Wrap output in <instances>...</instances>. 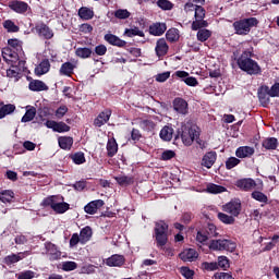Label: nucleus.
<instances>
[{
  "label": "nucleus",
  "mask_w": 279,
  "mask_h": 279,
  "mask_svg": "<svg viewBox=\"0 0 279 279\" xmlns=\"http://www.w3.org/2000/svg\"><path fill=\"white\" fill-rule=\"evenodd\" d=\"M254 53L250 50H244L236 59V64L241 71L247 73V75H260L263 70L256 60L252 59Z\"/></svg>",
  "instance_id": "f257e3e1"
},
{
  "label": "nucleus",
  "mask_w": 279,
  "mask_h": 279,
  "mask_svg": "<svg viewBox=\"0 0 279 279\" xmlns=\"http://www.w3.org/2000/svg\"><path fill=\"white\" fill-rule=\"evenodd\" d=\"M155 242L159 250H165V245L169 243V225L162 220L155 223Z\"/></svg>",
  "instance_id": "f03ea898"
},
{
  "label": "nucleus",
  "mask_w": 279,
  "mask_h": 279,
  "mask_svg": "<svg viewBox=\"0 0 279 279\" xmlns=\"http://www.w3.org/2000/svg\"><path fill=\"white\" fill-rule=\"evenodd\" d=\"M196 241L197 243H202V245H206L207 241L219 236V229H217L215 223H207L203 228L196 229Z\"/></svg>",
  "instance_id": "7ed1b4c3"
},
{
  "label": "nucleus",
  "mask_w": 279,
  "mask_h": 279,
  "mask_svg": "<svg viewBox=\"0 0 279 279\" xmlns=\"http://www.w3.org/2000/svg\"><path fill=\"white\" fill-rule=\"evenodd\" d=\"M252 27H258V19L247 17L233 23V28L238 36H247L252 32Z\"/></svg>",
  "instance_id": "20e7f679"
},
{
  "label": "nucleus",
  "mask_w": 279,
  "mask_h": 279,
  "mask_svg": "<svg viewBox=\"0 0 279 279\" xmlns=\"http://www.w3.org/2000/svg\"><path fill=\"white\" fill-rule=\"evenodd\" d=\"M208 247L211 252H234L236 250V243L226 239L211 240Z\"/></svg>",
  "instance_id": "39448f33"
},
{
  "label": "nucleus",
  "mask_w": 279,
  "mask_h": 279,
  "mask_svg": "<svg viewBox=\"0 0 279 279\" xmlns=\"http://www.w3.org/2000/svg\"><path fill=\"white\" fill-rule=\"evenodd\" d=\"M197 136H199V128L197 125L192 124L182 126L181 140L187 147L193 145V142Z\"/></svg>",
  "instance_id": "423d86ee"
},
{
  "label": "nucleus",
  "mask_w": 279,
  "mask_h": 279,
  "mask_svg": "<svg viewBox=\"0 0 279 279\" xmlns=\"http://www.w3.org/2000/svg\"><path fill=\"white\" fill-rule=\"evenodd\" d=\"M194 19L195 21L191 24L192 32H197V29H202L204 27H208V21L206 19V9L203 5L196 7L194 11Z\"/></svg>",
  "instance_id": "0eeeda50"
},
{
  "label": "nucleus",
  "mask_w": 279,
  "mask_h": 279,
  "mask_svg": "<svg viewBox=\"0 0 279 279\" xmlns=\"http://www.w3.org/2000/svg\"><path fill=\"white\" fill-rule=\"evenodd\" d=\"M225 213H228L233 218L241 215L242 205L241 199L235 198L222 206Z\"/></svg>",
  "instance_id": "6e6552de"
},
{
  "label": "nucleus",
  "mask_w": 279,
  "mask_h": 279,
  "mask_svg": "<svg viewBox=\"0 0 279 279\" xmlns=\"http://www.w3.org/2000/svg\"><path fill=\"white\" fill-rule=\"evenodd\" d=\"M9 8L16 14L25 15L27 12H32V7H29L27 2L21 0H13L9 2Z\"/></svg>",
  "instance_id": "1a4fd4ad"
},
{
  "label": "nucleus",
  "mask_w": 279,
  "mask_h": 279,
  "mask_svg": "<svg viewBox=\"0 0 279 279\" xmlns=\"http://www.w3.org/2000/svg\"><path fill=\"white\" fill-rule=\"evenodd\" d=\"M35 32L37 36H39V38H44V40H51L54 36L53 29L45 23L36 24Z\"/></svg>",
  "instance_id": "9d476101"
},
{
  "label": "nucleus",
  "mask_w": 279,
  "mask_h": 279,
  "mask_svg": "<svg viewBox=\"0 0 279 279\" xmlns=\"http://www.w3.org/2000/svg\"><path fill=\"white\" fill-rule=\"evenodd\" d=\"M257 97H258L262 106L264 108H267L268 104H270V101H271V99L269 98V97H271V88H269V86H267V85H262L257 89Z\"/></svg>",
  "instance_id": "9b49d317"
},
{
  "label": "nucleus",
  "mask_w": 279,
  "mask_h": 279,
  "mask_svg": "<svg viewBox=\"0 0 279 279\" xmlns=\"http://www.w3.org/2000/svg\"><path fill=\"white\" fill-rule=\"evenodd\" d=\"M155 53L159 60H162L165 56L169 53V44H167V39L159 38L156 43Z\"/></svg>",
  "instance_id": "f8f14e48"
},
{
  "label": "nucleus",
  "mask_w": 279,
  "mask_h": 279,
  "mask_svg": "<svg viewBox=\"0 0 279 279\" xmlns=\"http://www.w3.org/2000/svg\"><path fill=\"white\" fill-rule=\"evenodd\" d=\"M45 247L47 251L48 258L51 263H53V260H60L62 252L58 250V246H56V244L51 242H46Z\"/></svg>",
  "instance_id": "ddd939ff"
},
{
  "label": "nucleus",
  "mask_w": 279,
  "mask_h": 279,
  "mask_svg": "<svg viewBox=\"0 0 279 279\" xmlns=\"http://www.w3.org/2000/svg\"><path fill=\"white\" fill-rule=\"evenodd\" d=\"M2 58L4 62H8V64H16V62H19V52L7 47L2 49Z\"/></svg>",
  "instance_id": "4468645a"
},
{
  "label": "nucleus",
  "mask_w": 279,
  "mask_h": 279,
  "mask_svg": "<svg viewBox=\"0 0 279 279\" xmlns=\"http://www.w3.org/2000/svg\"><path fill=\"white\" fill-rule=\"evenodd\" d=\"M110 117H112V110L105 109L94 120V125L96 128H101L102 125H106V123H108L110 121Z\"/></svg>",
  "instance_id": "2eb2a0df"
},
{
  "label": "nucleus",
  "mask_w": 279,
  "mask_h": 279,
  "mask_svg": "<svg viewBox=\"0 0 279 279\" xmlns=\"http://www.w3.org/2000/svg\"><path fill=\"white\" fill-rule=\"evenodd\" d=\"M173 108L179 114H189V102L184 98H174Z\"/></svg>",
  "instance_id": "dca6fc26"
},
{
  "label": "nucleus",
  "mask_w": 279,
  "mask_h": 279,
  "mask_svg": "<svg viewBox=\"0 0 279 279\" xmlns=\"http://www.w3.org/2000/svg\"><path fill=\"white\" fill-rule=\"evenodd\" d=\"M106 203L104 199H96L89 202L87 205H85L84 210L87 215H97V211L99 208H101Z\"/></svg>",
  "instance_id": "f3484780"
},
{
  "label": "nucleus",
  "mask_w": 279,
  "mask_h": 279,
  "mask_svg": "<svg viewBox=\"0 0 279 279\" xmlns=\"http://www.w3.org/2000/svg\"><path fill=\"white\" fill-rule=\"evenodd\" d=\"M106 265L108 267H123L125 265V256L114 254L106 259Z\"/></svg>",
  "instance_id": "a211bd4d"
},
{
  "label": "nucleus",
  "mask_w": 279,
  "mask_h": 279,
  "mask_svg": "<svg viewBox=\"0 0 279 279\" xmlns=\"http://www.w3.org/2000/svg\"><path fill=\"white\" fill-rule=\"evenodd\" d=\"M235 186L241 191H252L256 186V181L252 178L240 179L235 182Z\"/></svg>",
  "instance_id": "6ab92c4d"
},
{
  "label": "nucleus",
  "mask_w": 279,
  "mask_h": 279,
  "mask_svg": "<svg viewBox=\"0 0 279 279\" xmlns=\"http://www.w3.org/2000/svg\"><path fill=\"white\" fill-rule=\"evenodd\" d=\"M105 40L106 43H108L109 45H112V47H120L123 48L125 47V45H128V41L119 38V36L114 35V34H106L105 35Z\"/></svg>",
  "instance_id": "aec40b11"
},
{
  "label": "nucleus",
  "mask_w": 279,
  "mask_h": 279,
  "mask_svg": "<svg viewBox=\"0 0 279 279\" xmlns=\"http://www.w3.org/2000/svg\"><path fill=\"white\" fill-rule=\"evenodd\" d=\"M25 258V253L20 252L17 254L12 253L11 255H7L2 263L7 265L8 267H12V265H16V263H20V260H23Z\"/></svg>",
  "instance_id": "412c9836"
},
{
  "label": "nucleus",
  "mask_w": 279,
  "mask_h": 279,
  "mask_svg": "<svg viewBox=\"0 0 279 279\" xmlns=\"http://www.w3.org/2000/svg\"><path fill=\"white\" fill-rule=\"evenodd\" d=\"M217 162V153L208 151L203 156L202 166L206 167V169H213V165Z\"/></svg>",
  "instance_id": "4be33fe9"
},
{
  "label": "nucleus",
  "mask_w": 279,
  "mask_h": 279,
  "mask_svg": "<svg viewBox=\"0 0 279 279\" xmlns=\"http://www.w3.org/2000/svg\"><path fill=\"white\" fill-rule=\"evenodd\" d=\"M199 254H197V251H195L194 248L184 250L179 254V258H181V260H183L184 263H193V260H195V258H197Z\"/></svg>",
  "instance_id": "5701e85b"
},
{
  "label": "nucleus",
  "mask_w": 279,
  "mask_h": 279,
  "mask_svg": "<svg viewBox=\"0 0 279 279\" xmlns=\"http://www.w3.org/2000/svg\"><path fill=\"white\" fill-rule=\"evenodd\" d=\"M16 111V106L12 104H7L0 101V119H5L9 114H14Z\"/></svg>",
  "instance_id": "b1692460"
},
{
  "label": "nucleus",
  "mask_w": 279,
  "mask_h": 279,
  "mask_svg": "<svg viewBox=\"0 0 279 279\" xmlns=\"http://www.w3.org/2000/svg\"><path fill=\"white\" fill-rule=\"evenodd\" d=\"M253 154H255V149L251 146H240L235 150L236 158H252Z\"/></svg>",
  "instance_id": "393cba45"
},
{
  "label": "nucleus",
  "mask_w": 279,
  "mask_h": 279,
  "mask_svg": "<svg viewBox=\"0 0 279 279\" xmlns=\"http://www.w3.org/2000/svg\"><path fill=\"white\" fill-rule=\"evenodd\" d=\"M106 148L108 158H114L119 151V144L117 143V140L114 137L108 140Z\"/></svg>",
  "instance_id": "a878e982"
},
{
  "label": "nucleus",
  "mask_w": 279,
  "mask_h": 279,
  "mask_svg": "<svg viewBox=\"0 0 279 279\" xmlns=\"http://www.w3.org/2000/svg\"><path fill=\"white\" fill-rule=\"evenodd\" d=\"M28 88L33 93H40L43 90H49V86H47V84H45V82H43L40 80L31 81L28 84Z\"/></svg>",
  "instance_id": "bb28decb"
},
{
  "label": "nucleus",
  "mask_w": 279,
  "mask_h": 279,
  "mask_svg": "<svg viewBox=\"0 0 279 279\" xmlns=\"http://www.w3.org/2000/svg\"><path fill=\"white\" fill-rule=\"evenodd\" d=\"M278 145L279 142L276 137H267L262 142V147H264V149H266L267 151H274L278 149Z\"/></svg>",
  "instance_id": "cd10ccee"
},
{
  "label": "nucleus",
  "mask_w": 279,
  "mask_h": 279,
  "mask_svg": "<svg viewBox=\"0 0 279 279\" xmlns=\"http://www.w3.org/2000/svg\"><path fill=\"white\" fill-rule=\"evenodd\" d=\"M167 32V24L165 23H155L149 26V34L151 36H162Z\"/></svg>",
  "instance_id": "c85d7f7f"
},
{
  "label": "nucleus",
  "mask_w": 279,
  "mask_h": 279,
  "mask_svg": "<svg viewBox=\"0 0 279 279\" xmlns=\"http://www.w3.org/2000/svg\"><path fill=\"white\" fill-rule=\"evenodd\" d=\"M49 69H51V63L49 59H44L37 68H35V73L40 76L49 73Z\"/></svg>",
  "instance_id": "c756f323"
},
{
  "label": "nucleus",
  "mask_w": 279,
  "mask_h": 279,
  "mask_svg": "<svg viewBox=\"0 0 279 279\" xmlns=\"http://www.w3.org/2000/svg\"><path fill=\"white\" fill-rule=\"evenodd\" d=\"M58 144L61 149L69 151V150H71V147H73V137L61 136L58 138Z\"/></svg>",
  "instance_id": "7c9ffc66"
},
{
  "label": "nucleus",
  "mask_w": 279,
  "mask_h": 279,
  "mask_svg": "<svg viewBox=\"0 0 279 279\" xmlns=\"http://www.w3.org/2000/svg\"><path fill=\"white\" fill-rule=\"evenodd\" d=\"M78 16L82 21H90L95 16V11L90 8L82 7L78 9Z\"/></svg>",
  "instance_id": "2f4dec72"
},
{
  "label": "nucleus",
  "mask_w": 279,
  "mask_h": 279,
  "mask_svg": "<svg viewBox=\"0 0 279 279\" xmlns=\"http://www.w3.org/2000/svg\"><path fill=\"white\" fill-rule=\"evenodd\" d=\"M211 36H213V31L206 27L197 29L196 38L198 43H206V40H208V38H210Z\"/></svg>",
  "instance_id": "473e14b6"
},
{
  "label": "nucleus",
  "mask_w": 279,
  "mask_h": 279,
  "mask_svg": "<svg viewBox=\"0 0 279 279\" xmlns=\"http://www.w3.org/2000/svg\"><path fill=\"white\" fill-rule=\"evenodd\" d=\"M74 70H75V65L68 61V62L62 63V65L59 70V73H60V75H65L66 77H71Z\"/></svg>",
  "instance_id": "72a5a7b5"
},
{
  "label": "nucleus",
  "mask_w": 279,
  "mask_h": 279,
  "mask_svg": "<svg viewBox=\"0 0 279 279\" xmlns=\"http://www.w3.org/2000/svg\"><path fill=\"white\" fill-rule=\"evenodd\" d=\"M80 238H81V243L83 244L88 243V241L93 239V228H90L89 226H86L85 228H83L81 230Z\"/></svg>",
  "instance_id": "f704fd0d"
},
{
  "label": "nucleus",
  "mask_w": 279,
  "mask_h": 279,
  "mask_svg": "<svg viewBox=\"0 0 279 279\" xmlns=\"http://www.w3.org/2000/svg\"><path fill=\"white\" fill-rule=\"evenodd\" d=\"M114 180L120 186H131V184H134V177L132 175H118L114 177Z\"/></svg>",
  "instance_id": "c9c22d12"
},
{
  "label": "nucleus",
  "mask_w": 279,
  "mask_h": 279,
  "mask_svg": "<svg viewBox=\"0 0 279 279\" xmlns=\"http://www.w3.org/2000/svg\"><path fill=\"white\" fill-rule=\"evenodd\" d=\"M12 199H14V192L12 190H3L0 192V202H2V204H12Z\"/></svg>",
  "instance_id": "e433bc0d"
},
{
  "label": "nucleus",
  "mask_w": 279,
  "mask_h": 279,
  "mask_svg": "<svg viewBox=\"0 0 279 279\" xmlns=\"http://www.w3.org/2000/svg\"><path fill=\"white\" fill-rule=\"evenodd\" d=\"M70 208L71 205L66 202L54 203V205L52 206V210L57 213V215H64V213H66V210H69Z\"/></svg>",
  "instance_id": "4c0bfd02"
},
{
  "label": "nucleus",
  "mask_w": 279,
  "mask_h": 279,
  "mask_svg": "<svg viewBox=\"0 0 279 279\" xmlns=\"http://www.w3.org/2000/svg\"><path fill=\"white\" fill-rule=\"evenodd\" d=\"M124 36L128 38H134V36H140V38H145V33L141 28L134 26L133 28H125Z\"/></svg>",
  "instance_id": "58836bf2"
},
{
  "label": "nucleus",
  "mask_w": 279,
  "mask_h": 279,
  "mask_svg": "<svg viewBox=\"0 0 279 279\" xmlns=\"http://www.w3.org/2000/svg\"><path fill=\"white\" fill-rule=\"evenodd\" d=\"M75 56L77 58H82L83 60H86V58H90L92 56H95V52L90 48H77L75 50Z\"/></svg>",
  "instance_id": "ea45409f"
},
{
  "label": "nucleus",
  "mask_w": 279,
  "mask_h": 279,
  "mask_svg": "<svg viewBox=\"0 0 279 279\" xmlns=\"http://www.w3.org/2000/svg\"><path fill=\"white\" fill-rule=\"evenodd\" d=\"M4 29L9 32V34H16L17 32L21 31V27L16 25L12 20H7L2 23Z\"/></svg>",
  "instance_id": "a19ab883"
},
{
  "label": "nucleus",
  "mask_w": 279,
  "mask_h": 279,
  "mask_svg": "<svg viewBox=\"0 0 279 279\" xmlns=\"http://www.w3.org/2000/svg\"><path fill=\"white\" fill-rule=\"evenodd\" d=\"M159 136L162 141H171L173 138V128L171 126H163L159 133Z\"/></svg>",
  "instance_id": "79ce46f5"
},
{
  "label": "nucleus",
  "mask_w": 279,
  "mask_h": 279,
  "mask_svg": "<svg viewBox=\"0 0 279 279\" xmlns=\"http://www.w3.org/2000/svg\"><path fill=\"white\" fill-rule=\"evenodd\" d=\"M178 28H170L166 33V38L169 43H178L180 40V34H178Z\"/></svg>",
  "instance_id": "37998d69"
},
{
  "label": "nucleus",
  "mask_w": 279,
  "mask_h": 279,
  "mask_svg": "<svg viewBox=\"0 0 279 279\" xmlns=\"http://www.w3.org/2000/svg\"><path fill=\"white\" fill-rule=\"evenodd\" d=\"M218 219L226 226H234V222L236 221L232 216L225 213H218Z\"/></svg>",
  "instance_id": "c03bdc74"
},
{
  "label": "nucleus",
  "mask_w": 279,
  "mask_h": 279,
  "mask_svg": "<svg viewBox=\"0 0 279 279\" xmlns=\"http://www.w3.org/2000/svg\"><path fill=\"white\" fill-rule=\"evenodd\" d=\"M252 199H255L256 202H259L260 204H267L269 202V198L265 195V193L260 191H254L251 194Z\"/></svg>",
  "instance_id": "a18cd8bd"
},
{
  "label": "nucleus",
  "mask_w": 279,
  "mask_h": 279,
  "mask_svg": "<svg viewBox=\"0 0 279 279\" xmlns=\"http://www.w3.org/2000/svg\"><path fill=\"white\" fill-rule=\"evenodd\" d=\"M9 48L13 51H23V41L19 40L17 38L9 39L8 40Z\"/></svg>",
  "instance_id": "49530a36"
},
{
  "label": "nucleus",
  "mask_w": 279,
  "mask_h": 279,
  "mask_svg": "<svg viewBox=\"0 0 279 279\" xmlns=\"http://www.w3.org/2000/svg\"><path fill=\"white\" fill-rule=\"evenodd\" d=\"M36 117V109L35 107H31L26 110L25 114L22 117V123H29V121H34Z\"/></svg>",
  "instance_id": "de8ad7c7"
},
{
  "label": "nucleus",
  "mask_w": 279,
  "mask_h": 279,
  "mask_svg": "<svg viewBox=\"0 0 279 279\" xmlns=\"http://www.w3.org/2000/svg\"><path fill=\"white\" fill-rule=\"evenodd\" d=\"M113 16L120 21H125V19H130V16H132V13H130L128 9H118L113 12Z\"/></svg>",
  "instance_id": "09e8293b"
},
{
  "label": "nucleus",
  "mask_w": 279,
  "mask_h": 279,
  "mask_svg": "<svg viewBox=\"0 0 279 279\" xmlns=\"http://www.w3.org/2000/svg\"><path fill=\"white\" fill-rule=\"evenodd\" d=\"M140 128L145 132H153V130H156V123L153 120H142Z\"/></svg>",
  "instance_id": "8fccbe9b"
},
{
  "label": "nucleus",
  "mask_w": 279,
  "mask_h": 279,
  "mask_svg": "<svg viewBox=\"0 0 279 279\" xmlns=\"http://www.w3.org/2000/svg\"><path fill=\"white\" fill-rule=\"evenodd\" d=\"M57 199H58V196H57V195L48 196V197H46V198L43 199L41 206H44V208L50 207V208H52V210H53V206L56 205Z\"/></svg>",
  "instance_id": "3c124183"
},
{
  "label": "nucleus",
  "mask_w": 279,
  "mask_h": 279,
  "mask_svg": "<svg viewBox=\"0 0 279 279\" xmlns=\"http://www.w3.org/2000/svg\"><path fill=\"white\" fill-rule=\"evenodd\" d=\"M71 159L73 160L74 165H84V162H86V156L82 151L71 155Z\"/></svg>",
  "instance_id": "603ef678"
},
{
  "label": "nucleus",
  "mask_w": 279,
  "mask_h": 279,
  "mask_svg": "<svg viewBox=\"0 0 279 279\" xmlns=\"http://www.w3.org/2000/svg\"><path fill=\"white\" fill-rule=\"evenodd\" d=\"M225 191H226L225 186L217 185L215 183H210L209 185H207V192L214 195H217L219 193H225Z\"/></svg>",
  "instance_id": "864d4df0"
},
{
  "label": "nucleus",
  "mask_w": 279,
  "mask_h": 279,
  "mask_svg": "<svg viewBox=\"0 0 279 279\" xmlns=\"http://www.w3.org/2000/svg\"><path fill=\"white\" fill-rule=\"evenodd\" d=\"M193 219H195V215L192 211H184L181 215V223H184V226H189V223H191V221H193Z\"/></svg>",
  "instance_id": "5fc2aeb1"
},
{
  "label": "nucleus",
  "mask_w": 279,
  "mask_h": 279,
  "mask_svg": "<svg viewBox=\"0 0 279 279\" xmlns=\"http://www.w3.org/2000/svg\"><path fill=\"white\" fill-rule=\"evenodd\" d=\"M238 165H241V159L236 157H229L226 161V169L230 171V169H234V167H238Z\"/></svg>",
  "instance_id": "6e6d98bb"
},
{
  "label": "nucleus",
  "mask_w": 279,
  "mask_h": 279,
  "mask_svg": "<svg viewBox=\"0 0 279 279\" xmlns=\"http://www.w3.org/2000/svg\"><path fill=\"white\" fill-rule=\"evenodd\" d=\"M157 5L160 8V10L169 11L173 10V3L169 0H157Z\"/></svg>",
  "instance_id": "4d7b16f0"
},
{
  "label": "nucleus",
  "mask_w": 279,
  "mask_h": 279,
  "mask_svg": "<svg viewBox=\"0 0 279 279\" xmlns=\"http://www.w3.org/2000/svg\"><path fill=\"white\" fill-rule=\"evenodd\" d=\"M180 274L181 276H183V278L186 279H193V277L195 276V271L186 266L181 267Z\"/></svg>",
  "instance_id": "13d9d810"
},
{
  "label": "nucleus",
  "mask_w": 279,
  "mask_h": 279,
  "mask_svg": "<svg viewBox=\"0 0 279 279\" xmlns=\"http://www.w3.org/2000/svg\"><path fill=\"white\" fill-rule=\"evenodd\" d=\"M54 132H58L59 134H62L64 132H71V126L64 123L63 121L57 122Z\"/></svg>",
  "instance_id": "bf43d9fd"
},
{
  "label": "nucleus",
  "mask_w": 279,
  "mask_h": 279,
  "mask_svg": "<svg viewBox=\"0 0 279 279\" xmlns=\"http://www.w3.org/2000/svg\"><path fill=\"white\" fill-rule=\"evenodd\" d=\"M218 268L221 269H230V259H228L226 256H219L217 262Z\"/></svg>",
  "instance_id": "052dcab7"
},
{
  "label": "nucleus",
  "mask_w": 279,
  "mask_h": 279,
  "mask_svg": "<svg viewBox=\"0 0 279 279\" xmlns=\"http://www.w3.org/2000/svg\"><path fill=\"white\" fill-rule=\"evenodd\" d=\"M202 267L206 271H217V269H219V265L217 264V262H204L202 264Z\"/></svg>",
  "instance_id": "680f3d73"
},
{
  "label": "nucleus",
  "mask_w": 279,
  "mask_h": 279,
  "mask_svg": "<svg viewBox=\"0 0 279 279\" xmlns=\"http://www.w3.org/2000/svg\"><path fill=\"white\" fill-rule=\"evenodd\" d=\"M25 64H27L25 60H19L16 65L12 63L11 66L12 69H16L20 73H27V66Z\"/></svg>",
  "instance_id": "e2e57ef3"
},
{
  "label": "nucleus",
  "mask_w": 279,
  "mask_h": 279,
  "mask_svg": "<svg viewBox=\"0 0 279 279\" xmlns=\"http://www.w3.org/2000/svg\"><path fill=\"white\" fill-rule=\"evenodd\" d=\"M61 269L63 271H75V269H77V263H75V262H63Z\"/></svg>",
  "instance_id": "0e129e2a"
},
{
  "label": "nucleus",
  "mask_w": 279,
  "mask_h": 279,
  "mask_svg": "<svg viewBox=\"0 0 279 279\" xmlns=\"http://www.w3.org/2000/svg\"><path fill=\"white\" fill-rule=\"evenodd\" d=\"M7 77H14L15 82H19V80H21V73L16 68H10L7 70Z\"/></svg>",
  "instance_id": "69168bd1"
},
{
  "label": "nucleus",
  "mask_w": 279,
  "mask_h": 279,
  "mask_svg": "<svg viewBox=\"0 0 279 279\" xmlns=\"http://www.w3.org/2000/svg\"><path fill=\"white\" fill-rule=\"evenodd\" d=\"M197 8H199L198 4H195V2L192 0H187V2L183 7V10L184 12L189 13V12H195Z\"/></svg>",
  "instance_id": "338daca9"
},
{
  "label": "nucleus",
  "mask_w": 279,
  "mask_h": 279,
  "mask_svg": "<svg viewBox=\"0 0 279 279\" xmlns=\"http://www.w3.org/2000/svg\"><path fill=\"white\" fill-rule=\"evenodd\" d=\"M36 276V272L33 270H25L19 274L17 279H34Z\"/></svg>",
  "instance_id": "774afa93"
}]
</instances>
